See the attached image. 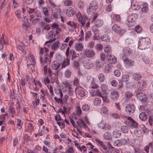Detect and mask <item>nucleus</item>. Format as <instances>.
<instances>
[{
  "instance_id": "obj_20",
  "label": "nucleus",
  "mask_w": 153,
  "mask_h": 153,
  "mask_svg": "<svg viewBox=\"0 0 153 153\" xmlns=\"http://www.w3.org/2000/svg\"><path fill=\"white\" fill-rule=\"evenodd\" d=\"M61 65L58 61H54L52 65V68L55 70H57L60 67Z\"/></svg>"
},
{
  "instance_id": "obj_29",
  "label": "nucleus",
  "mask_w": 153,
  "mask_h": 153,
  "mask_svg": "<svg viewBox=\"0 0 153 153\" xmlns=\"http://www.w3.org/2000/svg\"><path fill=\"white\" fill-rule=\"evenodd\" d=\"M75 48L77 50L81 51L83 49V46L81 43H77L75 45Z\"/></svg>"
},
{
  "instance_id": "obj_8",
  "label": "nucleus",
  "mask_w": 153,
  "mask_h": 153,
  "mask_svg": "<svg viewBox=\"0 0 153 153\" xmlns=\"http://www.w3.org/2000/svg\"><path fill=\"white\" fill-rule=\"evenodd\" d=\"M134 15L133 14L130 15L127 18L128 23H126L129 26L131 27L134 26L135 24V20L134 18Z\"/></svg>"
},
{
  "instance_id": "obj_50",
  "label": "nucleus",
  "mask_w": 153,
  "mask_h": 153,
  "mask_svg": "<svg viewBox=\"0 0 153 153\" xmlns=\"http://www.w3.org/2000/svg\"><path fill=\"white\" fill-rule=\"evenodd\" d=\"M106 56L105 53H101L100 54L101 60L102 61H105L106 59Z\"/></svg>"
},
{
  "instance_id": "obj_6",
  "label": "nucleus",
  "mask_w": 153,
  "mask_h": 153,
  "mask_svg": "<svg viewBox=\"0 0 153 153\" xmlns=\"http://www.w3.org/2000/svg\"><path fill=\"white\" fill-rule=\"evenodd\" d=\"M76 16L82 26L85 27L86 22L87 21V18L83 17L81 13L79 12L77 13Z\"/></svg>"
},
{
  "instance_id": "obj_14",
  "label": "nucleus",
  "mask_w": 153,
  "mask_h": 153,
  "mask_svg": "<svg viewBox=\"0 0 153 153\" xmlns=\"http://www.w3.org/2000/svg\"><path fill=\"white\" fill-rule=\"evenodd\" d=\"M112 135L115 138H120L121 136V132L120 130L115 129L113 131Z\"/></svg>"
},
{
  "instance_id": "obj_21",
  "label": "nucleus",
  "mask_w": 153,
  "mask_h": 153,
  "mask_svg": "<svg viewBox=\"0 0 153 153\" xmlns=\"http://www.w3.org/2000/svg\"><path fill=\"white\" fill-rule=\"evenodd\" d=\"M132 76L133 79L136 81H138L140 80L142 77L141 75L138 73L134 74H133Z\"/></svg>"
},
{
  "instance_id": "obj_54",
  "label": "nucleus",
  "mask_w": 153,
  "mask_h": 153,
  "mask_svg": "<svg viewBox=\"0 0 153 153\" xmlns=\"http://www.w3.org/2000/svg\"><path fill=\"white\" fill-rule=\"evenodd\" d=\"M112 6L111 5V4L109 3L107 5V6L105 10L106 11L108 12H109L112 9Z\"/></svg>"
},
{
  "instance_id": "obj_18",
  "label": "nucleus",
  "mask_w": 153,
  "mask_h": 153,
  "mask_svg": "<svg viewBox=\"0 0 153 153\" xmlns=\"http://www.w3.org/2000/svg\"><path fill=\"white\" fill-rule=\"evenodd\" d=\"M109 56L108 59V62L111 64H115L117 62V59L114 56L108 55V56L107 57Z\"/></svg>"
},
{
  "instance_id": "obj_49",
  "label": "nucleus",
  "mask_w": 153,
  "mask_h": 153,
  "mask_svg": "<svg viewBox=\"0 0 153 153\" xmlns=\"http://www.w3.org/2000/svg\"><path fill=\"white\" fill-rule=\"evenodd\" d=\"M94 80V78L89 76L87 77V81L88 84H90L91 82H93Z\"/></svg>"
},
{
  "instance_id": "obj_3",
  "label": "nucleus",
  "mask_w": 153,
  "mask_h": 153,
  "mask_svg": "<svg viewBox=\"0 0 153 153\" xmlns=\"http://www.w3.org/2000/svg\"><path fill=\"white\" fill-rule=\"evenodd\" d=\"M101 92L100 90L97 89V94L99 97H102L103 101L105 102H109V100L107 97L106 93L105 91L102 90L101 89Z\"/></svg>"
},
{
  "instance_id": "obj_9",
  "label": "nucleus",
  "mask_w": 153,
  "mask_h": 153,
  "mask_svg": "<svg viewBox=\"0 0 153 153\" xmlns=\"http://www.w3.org/2000/svg\"><path fill=\"white\" fill-rule=\"evenodd\" d=\"M45 57L44 60L42 59V56L40 57V62L41 63L44 64H48V63L50 64L51 63V59L48 58L49 56V55L48 53H45L44 54Z\"/></svg>"
},
{
  "instance_id": "obj_45",
  "label": "nucleus",
  "mask_w": 153,
  "mask_h": 153,
  "mask_svg": "<svg viewBox=\"0 0 153 153\" xmlns=\"http://www.w3.org/2000/svg\"><path fill=\"white\" fill-rule=\"evenodd\" d=\"M135 30L136 32L137 33H139L141 32L142 29L140 25H137L135 27Z\"/></svg>"
},
{
  "instance_id": "obj_28",
  "label": "nucleus",
  "mask_w": 153,
  "mask_h": 153,
  "mask_svg": "<svg viewBox=\"0 0 153 153\" xmlns=\"http://www.w3.org/2000/svg\"><path fill=\"white\" fill-rule=\"evenodd\" d=\"M121 131L123 133L125 134H127L128 131V127L125 126H123L121 127Z\"/></svg>"
},
{
  "instance_id": "obj_35",
  "label": "nucleus",
  "mask_w": 153,
  "mask_h": 153,
  "mask_svg": "<svg viewBox=\"0 0 153 153\" xmlns=\"http://www.w3.org/2000/svg\"><path fill=\"white\" fill-rule=\"evenodd\" d=\"M59 44V42H54L51 46L52 49L53 50H56L58 48V46Z\"/></svg>"
},
{
  "instance_id": "obj_7",
  "label": "nucleus",
  "mask_w": 153,
  "mask_h": 153,
  "mask_svg": "<svg viewBox=\"0 0 153 153\" xmlns=\"http://www.w3.org/2000/svg\"><path fill=\"white\" fill-rule=\"evenodd\" d=\"M83 54L86 56L90 58L95 55V51L93 49H86L83 52Z\"/></svg>"
},
{
  "instance_id": "obj_24",
  "label": "nucleus",
  "mask_w": 153,
  "mask_h": 153,
  "mask_svg": "<svg viewBox=\"0 0 153 153\" xmlns=\"http://www.w3.org/2000/svg\"><path fill=\"white\" fill-rule=\"evenodd\" d=\"M114 146L117 147H120L123 145V141H122V139H118L113 143Z\"/></svg>"
},
{
  "instance_id": "obj_2",
  "label": "nucleus",
  "mask_w": 153,
  "mask_h": 153,
  "mask_svg": "<svg viewBox=\"0 0 153 153\" xmlns=\"http://www.w3.org/2000/svg\"><path fill=\"white\" fill-rule=\"evenodd\" d=\"M98 3L95 1H92L90 4L89 8L87 9L88 13L90 14L94 13L98 8Z\"/></svg>"
},
{
  "instance_id": "obj_23",
  "label": "nucleus",
  "mask_w": 153,
  "mask_h": 153,
  "mask_svg": "<svg viewBox=\"0 0 153 153\" xmlns=\"http://www.w3.org/2000/svg\"><path fill=\"white\" fill-rule=\"evenodd\" d=\"M139 118L141 120L145 121L148 118L147 115L144 112H142L139 115Z\"/></svg>"
},
{
  "instance_id": "obj_12",
  "label": "nucleus",
  "mask_w": 153,
  "mask_h": 153,
  "mask_svg": "<svg viewBox=\"0 0 153 153\" xmlns=\"http://www.w3.org/2000/svg\"><path fill=\"white\" fill-rule=\"evenodd\" d=\"M112 30L116 33H124V31L122 30L121 27L117 24L114 25L112 27Z\"/></svg>"
},
{
  "instance_id": "obj_39",
  "label": "nucleus",
  "mask_w": 153,
  "mask_h": 153,
  "mask_svg": "<svg viewBox=\"0 0 153 153\" xmlns=\"http://www.w3.org/2000/svg\"><path fill=\"white\" fill-rule=\"evenodd\" d=\"M42 12L46 16H49L48 10V8L46 7L43 8L42 9Z\"/></svg>"
},
{
  "instance_id": "obj_44",
  "label": "nucleus",
  "mask_w": 153,
  "mask_h": 153,
  "mask_svg": "<svg viewBox=\"0 0 153 153\" xmlns=\"http://www.w3.org/2000/svg\"><path fill=\"white\" fill-rule=\"evenodd\" d=\"M125 86L128 88L131 89L134 88L133 83L131 82L126 83Z\"/></svg>"
},
{
  "instance_id": "obj_59",
  "label": "nucleus",
  "mask_w": 153,
  "mask_h": 153,
  "mask_svg": "<svg viewBox=\"0 0 153 153\" xmlns=\"http://www.w3.org/2000/svg\"><path fill=\"white\" fill-rule=\"evenodd\" d=\"M111 86L113 87H116L118 83L115 80H113L111 82Z\"/></svg>"
},
{
  "instance_id": "obj_63",
  "label": "nucleus",
  "mask_w": 153,
  "mask_h": 153,
  "mask_svg": "<svg viewBox=\"0 0 153 153\" xmlns=\"http://www.w3.org/2000/svg\"><path fill=\"white\" fill-rule=\"evenodd\" d=\"M55 119L56 121H60L61 120H63L62 119L59 114L56 115L55 116Z\"/></svg>"
},
{
  "instance_id": "obj_4",
  "label": "nucleus",
  "mask_w": 153,
  "mask_h": 153,
  "mask_svg": "<svg viewBox=\"0 0 153 153\" xmlns=\"http://www.w3.org/2000/svg\"><path fill=\"white\" fill-rule=\"evenodd\" d=\"M135 108L134 105L131 103L127 104L125 108L126 112L129 114H132L135 111Z\"/></svg>"
},
{
  "instance_id": "obj_56",
  "label": "nucleus",
  "mask_w": 153,
  "mask_h": 153,
  "mask_svg": "<svg viewBox=\"0 0 153 153\" xmlns=\"http://www.w3.org/2000/svg\"><path fill=\"white\" fill-rule=\"evenodd\" d=\"M9 110L12 114H13L16 113V111L14 110V108L13 106H10L9 107Z\"/></svg>"
},
{
  "instance_id": "obj_53",
  "label": "nucleus",
  "mask_w": 153,
  "mask_h": 153,
  "mask_svg": "<svg viewBox=\"0 0 153 153\" xmlns=\"http://www.w3.org/2000/svg\"><path fill=\"white\" fill-rule=\"evenodd\" d=\"M113 18L114 20L118 21H120L121 20L120 16L117 14H115Z\"/></svg>"
},
{
  "instance_id": "obj_64",
  "label": "nucleus",
  "mask_w": 153,
  "mask_h": 153,
  "mask_svg": "<svg viewBox=\"0 0 153 153\" xmlns=\"http://www.w3.org/2000/svg\"><path fill=\"white\" fill-rule=\"evenodd\" d=\"M149 121L150 125H152L153 124V117L152 116V113L151 115L149 117Z\"/></svg>"
},
{
  "instance_id": "obj_27",
  "label": "nucleus",
  "mask_w": 153,
  "mask_h": 153,
  "mask_svg": "<svg viewBox=\"0 0 153 153\" xmlns=\"http://www.w3.org/2000/svg\"><path fill=\"white\" fill-rule=\"evenodd\" d=\"M122 141H123V145L128 146L130 144V140L128 138L122 139Z\"/></svg>"
},
{
  "instance_id": "obj_40",
  "label": "nucleus",
  "mask_w": 153,
  "mask_h": 153,
  "mask_svg": "<svg viewBox=\"0 0 153 153\" xmlns=\"http://www.w3.org/2000/svg\"><path fill=\"white\" fill-rule=\"evenodd\" d=\"M90 87L91 88H97L98 87V86L95 83L94 80L93 82H91L90 84Z\"/></svg>"
},
{
  "instance_id": "obj_32",
  "label": "nucleus",
  "mask_w": 153,
  "mask_h": 153,
  "mask_svg": "<svg viewBox=\"0 0 153 153\" xmlns=\"http://www.w3.org/2000/svg\"><path fill=\"white\" fill-rule=\"evenodd\" d=\"M112 116L114 119H120L121 117L123 118L124 120H125V117H123L121 115L119 116L116 113H113L112 114Z\"/></svg>"
},
{
  "instance_id": "obj_15",
  "label": "nucleus",
  "mask_w": 153,
  "mask_h": 153,
  "mask_svg": "<svg viewBox=\"0 0 153 153\" xmlns=\"http://www.w3.org/2000/svg\"><path fill=\"white\" fill-rule=\"evenodd\" d=\"M110 97L113 100L116 101L119 97V95L117 91L111 92L110 94Z\"/></svg>"
},
{
  "instance_id": "obj_46",
  "label": "nucleus",
  "mask_w": 153,
  "mask_h": 153,
  "mask_svg": "<svg viewBox=\"0 0 153 153\" xmlns=\"http://www.w3.org/2000/svg\"><path fill=\"white\" fill-rule=\"evenodd\" d=\"M120 71L119 70H115L114 72V74L116 77H119L120 75Z\"/></svg>"
},
{
  "instance_id": "obj_26",
  "label": "nucleus",
  "mask_w": 153,
  "mask_h": 153,
  "mask_svg": "<svg viewBox=\"0 0 153 153\" xmlns=\"http://www.w3.org/2000/svg\"><path fill=\"white\" fill-rule=\"evenodd\" d=\"M103 23V21L100 19H98L96 20L95 23V26L97 27L102 26Z\"/></svg>"
},
{
  "instance_id": "obj_42",
  "label": "nucleus",
  "mask_w": 153,
  "mask_h": 153,
  "mask_svg": "<svg viewBox=\"0 0 153 153\" xmlns=\"http://www.w3.org/2000/svg\"><path fill=\"white\" fill-rule=\"evenodd\" d=\"M90 106L87 104H85L82 107V109L83 110L85 111H87L89 108Z\"/></svg>"
},
{
  "instance_id": "obj_38",
  "label": "nucleus",
  "mask_w": 153,
  "mask_h": 153,
  "mask_svg": "<svg viewBox=\"0 0 153 153\" xmlns=\"http://www.w3.org/2000/svg\"><path fill=\"white\" fill-rule=\"evenodd\" d=\"M65 76L67 78H69L70 77L71 73V71L69 70H68L65 72Z\"/></svg>"
},
{
  "instance_id": "obj_55",
  "label": "nucleus",
  "mask_w": 153,
  "mask_h": 153,
  "mask_svg": "<svg viewBox=\"0 0 153 153\" xmlns=\"http://www.w3.org/2000/svg\"><path fill=\"white\" fill-rule=\"evenodd\" d=\"M72 4V2L69 0H66L64 2V4L67 6L71 5Z\"/></svg>"
},
{
  "instance_id": "obj_58",
  "label": "nucleus",
  "mask_w": 153,
  "mask_h": 153,
  "mask_svg": "<svg viewBox=\"0 0 153 153\" xmlns=\"http://www.w3.org/2000/svg\"><path fill=\"white\" fill-rule=\"evenodd\" d=\"M91 36V31H88L85 33V39H88Z\"/></svg>"
},
{
  "instance_id": "obj_37",
  "label": "nucleus",
  "mask_w": 153,
  "mask_h": 153,
  "mask_svg": "<svg viewBox=\"0 0 153 153\" xmlns=\"http://www.w3.org/2000/svg\"><path fill=\"white\" fill-rule=\"evenodd\" d=\"M129 76L128 75H123L122 76V80L124 82H126L129 79Z\"/></svg>"
},
{
  "instance_id": "obj_52",
  "label": "nucleus",
  "mask_w": 153,
  "mask_h": 153,
  "mask_svg": "<svg viewBox=\"0 0 153 153\" xmlns=\"http://www.w3.org/2000/svg\"><path fill=\"white\" fill-rule=\"evenodd\" d=\"M146 85L145 81L144 80H142L140 82L139 87L140 88H144Z\"/></svg>"
},
{
  "instance_id": "obj_10",
  "label": "nucleus",
  "mask_w": 153,
  "mask_h": 153,
  "mask_svg": "<svg viewBox=\"0 0 153 153\" xmlns=\"http://www.w3.org/2000/svg\"><path fill=\"white\" fill-rule=\"evenodd\" d=\"M125 120L126 119H127L130 122V126H130L131 128H135L137 127L138 125L137 123L133 119L130 117H125Z\"/></svg>"
},
{
  "instance_id": "obj_13",
  "label": "nucleus",
  "mask_w": 153,
  "mask_h": 153,
  "mask_svg": "<svg viewBox=\"0 0 153 153\" xmlns=\"http://www.w3.org/2000/svg\"><path fill=\"white\" fill-rule=\"evenodd\" d=\"M66 55L68 57L67 58H68L69 59L71 58V60H72L75 59L77 57L76 53L73 49H71L70 50V53H69Z\"/></svg>"
},
{
  "instance_id": "obj_16",
  "label": "nucleus",
  "mask_w": 153,
  "mask_h": 153,
  "mask_svg": "<svg viewBox=\"0 0 153 153\" xmlns=\"http://www.w3.org/2000/svg\"><path fill=\"white\" fill-rule=\"evenodd\" d=\"M142 90V89L140 88L138 90L135 91L137 98L139 100H141V97L145 94L141 92Z\"/></svg>"
},
{
  "instance_id": "obj_11",
  "label": "nucleus",
  "mask_w": 153,
  "mask_h": 153,
  "mask_svg": "<svg viewBox=\"0 0 153 153\" xmlns=\"http://www.w3.org/2000/svg\"><path fill=\"white\" fill-rule=\"evenodd\" d=\"M76 94L81 97H84L85 95V90L81 87L76 88Z\"/></svg>"
},
{
  "instance_id": "obj_47",
  "label": "nucleus",
  "mask_w": 153,
  "mask_h": 153,
  "mask_svg": "<svg viewBox=\"0 0 153 153\" xmlns=\"http://www.w3.org/2000/svg\"><path fill=\"white\" fill-rule=\"evenodd\" d=\"M105 51L108 54L111 53V46H109L106 47L105 49Z\"/></svg>"
},
{
  "instance_id": "obj_34",
  "label": "nucleus",
  "mask_w": 153,
  "mask_h": 153,
  "mask_svg": "<svg viewBox=\"0 0 153 153\" xmlns=\"http://www.w3.org/2000/svg\"><path fill=\"white\" fill-rule=\"evenodd\" d=\"M98 77L100 81L101 82H103L105 79V75L102 73H100L99 74Z\"/></svg>"
},
{
  "instance_id": "obj_48",
  "label": "nucleus",
  "mask_w": 153,
  "mask_h": 153,
  "mask_svg": "<svg viewBox=\"0 0 153 153\" xmlns=\"http://www.w3.org/2000/svg\"><path fill=\"white\" fill-rule=\"evenodd\" d=\"M141 100H139L140 101L143 102H144L146 103V102L147 100V97L146 95L144 94L141 97Z\"/></svg>"
},
{
  "instance_id": "obj_30",
  "label": "nucleus",
  "mask_w": 153,
  "mask_h": 153,
  "mask_svg": "<svg viewBox=\"0 0 153 153\" xmlns=\"http://www.w3.org/2000/svg\"><path fill=\"white\" fill-rule=\"evenodd\" d=\"M80 64L79 60H74L73 62V66L77 69H79Z\"/></svg>"
},
{
  "instance_id": "obj_43",
  "label": "nucleus",
  "mask_w": 153,
  "mask_h": 153,
  "mask_svg": "<svg viewBox=\"0 0 153 153\" xmlns=\"http://www.w3.org/2000/svg\"><path fill=\"white\" fill-rule=\"evenodd\" d=\"M92 30L94 34H97L99 33L97 27L96 26H94L92 27Z\"/></svg>"
},
{
  "instance_id": "obj_5",
  "label": "nucleus",
  "mask_w": 153,
  "mask_h": 153,
  "mask_svg": "<svg viewBox=\"0 0 153 153\" xmlns=\"http://www.w3.org/2000/svg\"><path fill=\"white\" fill-rule=\"evenodd\" d=\"M133 53L132 49L128 47H125L122 50V53L124 57H128Z\"/></svg>"
},
{
  "instance_id": "obj_17",
  "label": "nucleus",
  "mask_w": 153,
  "mask_h": 153,
  "mask_svg": "<svg viewBox=\"0 0 153 153\" xmlns=\"http://www.w3.org/2000/svg\"><path fill=\"white\" fill-rule=\"evenodd\" d=\"M142 90V89L140 88L138 90L135 91L137 98L139 100H141V97L145 94L141 92Z\"/></svg>"
},
{
  "instance_id": "obj_57",
  "label": "nucleus",
  "mask_w": 153,
  "mask_h": 153,
  "mask_svg": "<svg viewBox=\"0 0 153 153\" xmlns=\"http://www.w3.org/2000/svg\"><path fill=\"white\" fill-rule=\"evenodd\" d=\"M123 60L125 63L127 65H131L132 64L131 62L128 58L124 59Z\"/></svg>"
},
{
  "instance_id": "obj_62",
  "label": "nucleus",
  "mask_w": 153,
  "mask_h": 153,
  "mask_svg": "<svg viewBox=\"0 0 153 153\" xmlns=\"http://www.w3.org/2000/svg\"><path fill=\"white\" fill-rule=\"evenodd\" d=\"M55 100L58 102H60L61 104H63V102L61 98H58L56 97H54Z\"/></svg>"
},
{
  "instance_id": "obj_36",
  "label": "nucleus",
  "mask_w": 153,
  "mask_h": 153,
  "mask_svg": "<svg viewBox=\"0 0 153 153\" xmlns=\"http://www.w3.org/2000/svg\"><path fill=\"white\" fill-rule=\"evenodd\" d=\"M100 103L101 100L99 98H96L94 101V105L96 106L99 105Z\"/></svg>"
},
{
  "instance_id": "obj_41",
  "label": "nucleus",
  "mask_w": 153,
  "mask_h": 153,
  "mask_svg": "<svg viewBox=\"0 0 153 153\" xmlns=\"http://www.w3.org/2000/svg\"><path fill=\"white\" fill-rule=\"evenodd\" d=\"M53 7L54 9V10H55L54 13H55V15L58 16V13H59V6H58L55 5V6H54Z\"/></svg>"
},
{
  "instance_id": "obj_51",
  "label": "nucleus",
  "mask_w": 153,
  "mask_h": 153,
  "mask_svg": "<svg viewBox=\"0 0 153 153\" xmlns=\"http://www.w3.org/2000/svg\"><path fill=\"white\" fill-rule=\"evenodd\" d=\"M103 46L100 44H97L95 46L96 49L99 51H100L103 48Z\"/></svg>"
},
{
  "instance_id": "obj_25",
  "label": "nucleus",
  "mask_w": 153,
  "mask_h": 153,
  "mask_svg": "<svg viewBox=\"0 0 153 153\" xmlns=\"http://www.w3.org/2000/svg\"><path fill=\"white\" fill-rule=\"evenodd\" d=\"M70 64V60L68 58H67L63 62L61 68H65L66 66H68Z\"/></svg>"
},
{
  "instance_id": "obj_60",
  "label": "nucleus",
  "mask_w": 153,
  "mask_h": 153,
  "mask_svg": "<svg viewBox=\"0 0 153 153\" xmlns=\"http://www.w3.org/2000/svg\"><path fill=\"white\" fill-rule=\"evenodd\" d=\"M101 110L102 112L106 113L107 112L108 109L106 106H102L101 108Z\"/></svg>"
},
{
  "instance_id": "obj_19",
  "label": "nucleus",
  "mask_w": 153,
  "mask_h": 153,
  "mask_svg": "<svg viewBox=\"0 0 153 153\" xmlns=\"http://www.w3.org/2000/svg\"><path fill=\"white\" fill-rule=\"evenodd\" d=\"M100 39L102 41L108 42H110L111 39L108 35L104 34L101 37Z\"/></svg>"
},
{
  "instance_id": "obj_1",
  "label": "nucleus",
  "mask_w": 153,
  "mask_h": 153,
  "mask_svg": "<svg viewBox=\"0 0 153 153\" xmlns=\"http://www.w3.org/2000/svg\"><path fill=\"white\" fill-rule=\"evenodd\" d=\"M150 40L148 38H143L140 39L138 43V48L144 50L149 47Z\"/></svg>"
},
{
  "instance_id": "obj_61",
  "label": "nucleus",
  "mask_w": 153,
  "mask_h": 153,
  "mask_svg": "<svg viewBox=\"0 0 153 153\" xmlns=\"http://www.w3.org/2000/svg\"><path fill=\"white\" fill-rule=\"evenodd\" d=\"M108 126V124L105 123L104 124L102 128L103 130L104 131L107 130L109 128Z\"/></svg>"
},
{
  "instance_id": "obj_33",
  "label": "nucleus",
  "mask_w": 153,
  "mask_h": 153,
  "mask_svg": "<svg viewBox=\"0 0 153 153\" xmlns=\"http://www.w3.org/2000/svg\"><path fill=\"white\" fill-rule=\"evenodd\" d=\"M67 24L74 29H75L77 27L76 23L73 22L68 21L67 23Z\"/></svg>"
},
{
  "instance_id": "obj_22",
  "label": "nucleus",
  "mask_w": 153,
  "mask_h": 153,
  "mask_svg": "<svg viewBox=\"0 0 153 153\" xmlns=\"http://www.w3.org/2000/svg\"><path fill=\"white\" fill-rule=\"evenodd\" d=\"M74 13V10L71 7H69L67 9L66 14L69 17L73 16Z\"/></svg>"
},
{
  "instance_id": "obj_31",
  "label": "nucleus",
  "mask_w": 153,
  "mask_h": 153,
  "mask_svg": "<svg viewBox=\"0 0 153 153\" xmlns=\"http://www.w3.org/2000/svg\"><path fill=\"white\" fill-rule=\"evenodd\" d=\"M153 146L152 143H150L148 145L144 147V150L147 153H149V151L150 148L151 149V148Z\"/></svg>"
}]
</instances>
